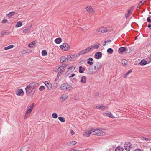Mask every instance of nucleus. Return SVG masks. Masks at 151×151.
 <instances>
[{"instance_id":"nucleus-1","label":"nucleus","mask_w":151,"mask_h":151,"mask_svg":"<svg viewBox=\"0 0 151 151\" xmlns=\"http://www.w3.org/2000/svg\"><path fill=\"white\" fill-rule=\"evenodd\" d=\"M37 83L33 82L30 83L26 87L25 90L27 95L31 94L33 95L35 91V86L37 85Z\"/></svg>"},{"instance_id":"nucleus-2","label":"nucleus","mask_w":151,"mask_h":151,"mask_svg":"<svg viewBox=\"0 0 151 151\" xmlns=\"http://www.w3.org/2000/svg\"><path fill=\"white\" fill-rule=\"evenodd\" d=\"M60 88L63 91H70L73 89V87L68 83H63L60 86Z\"/></svg>"},{"instance_id":"nucleus-3","label":"nucleus","mask_w":151,"mask_h":151,"mask_svg":"<svg viewBox=\"0 0 151 151\" xmlns=\"http://www.w3.org/2000/svg\"><path fill=\"white\" fill-rule=\"evenodd\" d=\"M92 132V134L100 135L101 134H103L104 132L102 130L99 129H92L91 130Z\"/></svg>"},{"instance_id":"nucleus-4","label":"nucleus","mask_w":151,"mask_h":151,"mask_svg":"<svg viewBox=\"0 0 151 151\" xmlns=\"http://www.w3.org/2000/svg\"><path fill=\"white\" fill-rule=\"evenodd\" d=\"M91 49L90 47L87 48H86L78 52V55H76V57L79 56L81 55H83L88 53L91 50Z\"/></svg>"},{"instance_id":"nucleus-5","label":"nucleus","mask_w":151,"mask_h":151,"mask_svg":"<svg viewBox=\"0 0 151 151\" xmlns=\"http://www.w3.org/2000/svg\"><path fill=\"white\" fill-rule=\"evenodd\" d=\"M86 70L88 73L89 74L93 75L96 73V71L94 70V68L93 69L91 66H89L88 68L86 69Z\"/></svg>"},{"instance_id":"nucleus-6","label":"nucleus","mask_w":151,"mask_h":151,"mask_svg":"<svg viewBox=\"0 0 151 151\" xmlns=\"http://www.w3.org/2000/svg\"><path fill=\"white\" fill-rule=\"evenodd\" d=\"M132 147V145L130 142H125L124 144V149L127 151H130Z\"/></svg>"},{"instance_id":"nucleus-7","label":"nucleus","mask_w":151,"mask_h":151,"mask_svg":"<svg viewBox=\"0 0 151 151\" xmlns=\"http://www.w3.org/2000/svg\"><path fill=\"white\" fill-rule=\"evenodd\" d=\"M60 47L62 50L65 51H67L69 49L70 46L68 44L64 43L60 46Z\"/></svg>"},{"instance_id":"nucleus-8","label":"nucleus","mask_w":151,"mask_h":151,"mask_svg":"<svg viewBox=\"0 0 151 151\" xmlns=\"http://www.w3.org/2000/svg\"><path fill=\"white\" fill-rule=\"evenodd\" d=\"M102 66L101 63L100 62H97L96 63L94 66V69L96 73L101 68Z\"/></svg>"},{"instance_id":"nucleus-9","label":"nucleus","mask_w":151,"mask_h":151,"mask_svg":"<svg viewBox=\"0 0 151 151\" xmlns=\"http://www.w3.org/2000/svg\"><path fill=\"white\" fill-rule=\"evenodd\" d=\"M102 54L101 52H98L94 55V58L96 59H100L102 57Z\"/></svg>"},{"instance_id":"nucleus-10","label":"nucleus","mask_w":151,"mask_h":151,"mask_svg":"<svg viewBox=\"0 0 151 151\" xmlns=\"http://www.w3.org/2000/svg\"><path fill=\"white\" fill-rule=\"evenodd\" d=\"M97 31L99 32L104 33L107 32V29L106 28L103 27L98 28L97 30Z\"/></svg>"},{"instance_id":"nucleus-11","label":"nucleus","mask_w":151,"mask_h":151,"mask_svg":"<svg viewBox=\"0 0 151 151\" xmlns=\"http://www.w3.org/2000/svg\"><path fill=\"white\" fill-rule=\"evenodd\" d=\"M86 9V11L90 14H93L95 12L93 9L90 6H87Z\"/></svg>"},{"instance_id":"nucleus-12","label":"nucleus","mask_w":151,"mask_h":151,"mask_svg":"<svg viewBox=\"0 0 151 151\" xmlns=\"http://www.w3.org/2000/svg\"><path fill=\"white\" fill-rule=\"evenodd\" d=\"M44 84L48 90H50L52 89V85L50 82H48V81H45Z\"/></svg>"},{"instance_id":"nucleus-13","label":"nucleus","mask_w":151,"mask_h":151,"mask_svg":"<svg viewBox=\"0 0 151 151\" xmlns=\"http://www.w3.org/2000/svg\"><path fill=\"white\" fill-rule=\"evenodd\" d=\"M127 50V49L125 47H120L118 50L119 52L121 54H122L124 52Z\"/></svg>"},{"instance_id":"nucleus-14","label":"nucleus","mask_w":151,"mask_h":151,"mask_svg":"<svg viewBox=\"0 0 151 151\" xmlns=\"http://www.w3.org/2000/svg\"><path fill=\"white\" fill-rule=\"evenodd\" d=\"M23 94L24 91L22 89H18L16 91V94L18 96H21L22 94L23 95Z\"/></svg>"},{"instance_id":"nucleus-15","label":"nucleus","mask_w":151,"mask_h":151,"mask_svg":"<svg viewBox=\"0 0 151 151\" xmlns=\"http://www.w3.org/2000/svg\"><path fill=\"white\" fill-rule=\"evenodd\" d=\"M99 44H93L90 46H89L91 50H93V49H97L99 48Z\"/></svg>"},{"instance_id":"nucleus-16","label":"nucleus","mask_w":151,"mask_h":151,"mask_svg":"<svg viewBox=\"0 0 151 151\" xmlns=\"http://www.w3.org/2000/svg\"><path fill=\"white\" fill-rule=\"evenodd\" d=\"M60 61L61 63L66 62L68 61V59L65 57L62 56L60 58Z\"/></svg>"},{"instance_id":"nucleus-17","label":"nucleus","mask_w":151,"mask_h":151,"mask_svg":"<svg viewBox=\"0 0 151 151\" xmlns=\"http://www.w3.org/2000/svg\"><path fill=\"white\" fill-rule=\"evenodd\" d=\"M68 98V95L66 94H64L62 95L60 99H62V101L65 100Z\"/></svg>"},{"instance_id":"nucleus-18","label":"nucleus","mask_w":151,"mask_h":151,"mask_svg":"<svg viewBox=\"0 0 151 151\" xmlns=\"http://www.w3.org/2000/svg\"><path fill=\"white\" fill-rule=\"evenodd\" d=\"M91 134H92L91 130L89 131L88 132H84L83 134V135L85 136L88 137Z\"/></svg>"},{"instance_id":"nucleus-19","label":"nucleus","mask_w":151,"mask_h":151,"mask_svg":"<svg viewBox=\"0 0 151 151\" xmlns=\"http://www.w3.org/2000/svg\"><path fill=\"white\" fill-rule=\"evenodd\" d=\"M147 61L145 60L144 59H142L141 60L139 64L142 66H144L147 64Z\"/></svg>"},{"instance_id":"nucleus-20","label":"nucleus","mask_w":151,"mask_h":151,"mask_svg":"<svg viewBox=\"0 0 151 151\" xmlns=\"http://www.w3.org/2000/svg\"><path fill=\"white\" fill-rule=\"evenodd\" d=\"M77 143L76 141H72L69 142L67 143V144L68 145H76Z\"/></svg>"},{"instance_id":"nucleus-21","label":"nucleus","mask_w":151,"mask_h":151,"mask_svg":"<svg viewBox=\"0 0 151 151\" xmlns=\"http://www.w3.org/2000/svg\"><path fill=\"white\" fill-rule=\"evenodd\" d=\"M86 78L84 76H83L81 79V83H86Z\"/></svg>"},{"instance_id":"nucleus-22","label":"nucleus","mask_w":151,"mask_h":151,"mask_svg":"<svg viewBox=\"0 0 151 151\" xmlns=\"http://www.w3.org/2000/svg\"><path fill=\"white\" fill-rule=\"evenodd\" d=\"M62 42V39L61 38H58L55 40V42L56 44H60Z\"/></svg>"},{"instance_id":"nucleus-23","label":"nucleus","mask_w":151,"mask_h":151,"mask_svg":"<svg viewBox=\"0 0 151 151\" xmlns=\"http://www.w3.org/2000/svg\"><path fill=\"white\" fill-rule=\"evenodd\" d=\"M35 41H33L28 45V46L29 47H35Z\"/></svg>"},{"instance_id":"nucleus-24","label":"nucleus","mask_w":151,"mask_h":151,"mask_svg":"<svg viewBox=\"0 0 151 151\" xmlns=\"http://www.w3.org/2000/svg\"><path fill=\"white\" fill-rule=\"evenodd\" d=\"M79 71L80 73H83L85 70L84 68L82 66H80L79 67Z\"/></svg>"},{"instance_id":"nucleus-25","label":"nucleus","mask_w":151,"mask_h":151,"mask_svg":"<svg viewBox=\"0 0 151 151\" xmlns=\"http://www.w3.org/2000/svg\"><path fill=\"white\" fill-rule=\"evenodd\" d=\"M104 115H106L108 116V117L110 118H113V116L112 113L110 112L108 113H105L103 114Z\"/></svg>"},{"instance_id":"nucleus-26","label":"nucleus","mask_w":151,"mask_h":151,"mask_svg":"<svg viewBox=\"0 0 151 151\" xmlns=\"http://www.w3.org/2000/svg\"><path fill=\"white\" fill-rule=\"evenodd\" d=\"M15 12L14 11H12V12H9L8 14H7V16L8 17L10 18L12 16L14 15V14H15Z\"/></svg>"},{"instance_id":"nucleus-27","label":"nucleus","mask_w":151,"mask_h":151,"mask_svg":"<svg viewBox=\"0 0 151 151\" xmlns=\"http://www.w3.org/2000/svg\"><path fill=\"white\" fill-rule=\"evenodd\" d=\"M67 65L63 64L62 66L59 67L58 68V70H59L60 69V70H64V69L66 67V66Z\"/></svg>"},{"instance_id":"nucleus-28","label":"nucleus","mask_w":151,"mask_h":151,"mask_svg":"<svg viewBox=\"0 0 151 151\" xmlns=\"http://www.w3.org/2000/svg\"><path fill=\"white\" fill-rule=\"evenodd\" d=\"M75 57L74 55H70L68 57V59L70 60L71 61H73V59Z\"/></svg>"},{"instance_id":"nucleus-29","label":"nucleus","mask_w":151,"mask_h":151,"mask_svg":"<svg viewBox=\"0 0 151 151\" xmlns=\"http://www.w3.org/2000/svg\"><path fill=\"white\" fill-rule=\"evenodd\" d=\"M22 25V23L20 21H18L17 22V24L15 25L16 27H19L21 26Z\"/></svg>"},{"instance_id":"nucleus-30","label":"nucleus","mask_w":151,"mask_h":151,"mask_svg":"<svg viewBox=\"0 0 151 151\" xmlns=\"http://www.w3.org/2000/svg\"><path fill=\"white\" fill-rule=\"evenodd\" d=\"M123 148L121 147H118L115 150V151H123Z\"/></svg>"},{"instance_id":"nucleus-31","label":"nucleus","mask_w":151,"mask_h":151,"mask_svg":"<svg viewBox=\"0 0 151 151\" xmlns=\"http://www.w3.org/2000/svg\"><path fill=\"white\" fill-rule=\"evenodd\" d=\"M107 52L110 54H111L113 52V50L111 48H108L107 50Z\"/></svg>"},{"instance_id":"nucleus-32","label":"nucleus","mask_w":151,"mask_h":151,"mask_svg":"<svg viewBox=\"0 0 151 151\" xmlns=\"http://www.w3.org/2000/svg\"><path fill=\"white\" fill-rule=\"evenodd\" d=\"M59 120L62 122H64L65 121V119L63 117H59L58 118Z\"/></svg>"},{"instance_id":"nucleus-33","label":"nucleus","mask_w":151,"mask_h":151,"mask_svg":"<svg viewBox=\"0 0 151 151\" xmlns=\"http://www.w3.org/2000/svg\"><path fill=\"white\" fill-rule=\"evenodd\" d=\"M14 47V46L12 45H9L6 47L4 48V49L5 50H7L9 49H10V48H13Z\"/></svg>"},{"instance_id":"nucleus-34","label":"nucleus","mask_w":151,"mask_h":151,"mask_svg":"<svg viewBox=\"0 0 151 151\" xmlns=\"http://www.w3.org/2000/svg\"><path fill=\"white\" fill-rule=\"evenodd\" d=\"M60 70V71H59L57 75L59 76H60V75L62 74L63 73V72L65 71V69L64 70H60V69L59 71Z\"/></svg>"},{"instance_id":"nucleus-35","label":"nucleus","mask_w":151,"mask_h":151,"mask_svg":"<svg viewBox=\"0 0 151 151\" xmlns=\"http://www.w3.org/2000/svg\"><path fill=\"white\" fill-rule=\"evenodd\" d=\"M42 55L43 56H45L47 54V52L45 50H43L42 52Z\"/></svg>"},{"instance_id":"nucleus-36","label":"nucleus","mask_w":151,"mask_h":151,"mask_svg":"<svg viewBox=\"0 0 151 151\" xmlns=\"http://www.w3.org/2000/svg\"><path fill=\"white\" fill-rule=\"evenodd\" d=\"M52 117L55 119L57 118L58 117V115L56 113H53L52 114Z\"/></svg>"},{"instance_id":"nucleus-37","label":"nucleus","mask_w":151,"mask_h":151,"mask_svg":"<svg viewBox=\"0 0 151 151\" xmlns=\"http://www.w3.org/2000/svg\"><path fill=\"white\" fill-rule=\"evenodd\" d=\"M122 62L123 65H126L127 64L128 61L126 60H122Z\"/></svg>"},{"instance_id":"nucleus-38","label":"nucleus","mask_w":151,"mask_h":151,"mask_svg":"<svg viewBox=\"0 0 151 151\" xmlns=\"http://www.w3.org/2000/svg\"><path fill=\"white\" fill-rule=\"evenodd\" d=\"M30 29H29L28 28L25 29L23 30V32L25 33H27L28 32H30Z\"/></svg>"},{"instance_id":"nucleus-39","label":"nucleus","mask_w":151,"mask_h":151,"mask_svg":"<svg viewBox=\"0 0 151 151\" xmlns=\"http://www.w3.org/2000/svg\"><path fill=\"white\" fill-rule=\"evenodd\" d=\"M101 110H104L105 109H106L108 108V107L106 106H104L103 105H101Z\"/></svg>"},{"instance_id":"nucleus-40","label":"nucleus","mask_w":151,"mask_h":151,"mask_svg":"<svg viewBox=\"0 0 151 151\" xmlns=\"http://www.w3.org/2000/svg\"><path fill=\"white\" fill-rule=\"evenodd\" d=\"M132 72V70H129L124 75V77L125 78H126L128 74H129L130 73Z\"/></svg>"},{"instance_id":"nucleus-41","label":"nucleus","mask_w":151,"mask_h":151,"mask_svg":"<svg viewBox=\"0 0 151 151\" xmlns=\"http://www.w3.org/2000/svg\"><path fill=\"white\" fill-rule=\"evenodd\" d=\"M31 112V109H29L27 110L26 113L27 114H28V115H29L30 114Z\"/></svg>"},{"instance_id":"nucleus-42","label":"nucleus","mask_w":151,"mask_h":151,"mask_svg":"<svg viewBox=\"0 0 151 151\" xmlns=\"http://www.w3.org/2000/svg\"><path fill=\"white\" fill-rule=\"evenodd\" d=\"M145 2V0H142V1H140L139 4V5L141 6L142 4H143Z\"/></svg>"},{"instance_id":"nucleus-43","label":"nucleus","mask_w":151,"mask_h":151,"mask_svg":"<svg viewBox=\"0 0 151 151\" xmlns=\"http://www.w3.org/2000/svg\"><path fill=\"white\" fill-rule=\"evenodd\" d=\"M45 89V87L44 86H40L39 88V90L40 91H42Z\"/></svg>"},{"instance_id":"nucleus-44","label":"nucleus","mask_w":151,"mask_h":151,"mask_svg":"<svg viewBox=\"0 0 151 151\" xmlns=\"http://www.w3.org/2000/svg\"><path fill=\"white\" fill-rule=\"evenodd\" d=\"M111 42V40H109L107 41H106L104 42V44H103V45L105 46L106 45V43H107L108 42H109V43H110Z\"/></svg>"},{"instance_id":"nucleus-45","label":"nucleus","mask_w":151,"mask_h":151,"mask_svg":"<svg viewBox=\"0 0 151 151\" xmlns=\"http://www.w3.org/2000/svg\"><path fill=\"white\" fill-rule=\"evenodd\" d=\"M87 63L90 65H91L93 64L92 61H88L87 62Z\"/></svg>"},{"instance_id":"nucleus-46","label":"nucleus","mask_w":151,"mask_h":151,"mask_svg":"<svg viewBox=\"0 0 151 151\" xmlns=\"http://www.w3.org/2000/svg\"><path fill=\"white\" fill-rule=\"evenodd\" d=\"M95 107L96 109H99L100 110L101 109V105L100 106H96V107Z\"/></svg>"},{"instance_id":"nucleus-47","label":"nucleus","mask_w":151,"mask_h":151,"mask_svg":"<svg viewBox=\"0 0 151 151\" xmlns=\"http://www.w3.org/2000/svg\"><path fill=\"white\" fill-rule=\"evenodd\" d=\"M142 138L144 139L145 140H149L150 139L149 138H146L144 137H142Z\"/></svg>"},{"instance_id":"nucleus-48","label":"nucleus","mask_w":151,"mask_h":151,"mask_svg":"<svg viewBox=\"0 0 151 151\" xmlns=\"http://www.w3.org/2000/svg\"><path fill=\"white\" fill-rule=\"evenodd\" d=\"M34 105V104H32L30 106V109H31V111H32V109Z\"/></svg>"},{"instance_id":"nucleus-49","label":"nucleus","mask_w":151,"mask_h":151,"mask_svg":"<svg viewBox=\"0 0 151 151\" xmlns=\"http://www.w3.org/2000/svg\"><path fill=\"white\" fill-rule=\"evenodd\" d=\"M147 21L148 22H151V19H150V17H148L147 19Z\"/></svg>"},{"instance_id":"nucleus-50","label":"nucleus","mask_w":151,"mask_h":151,"mask_svg":"<svg viewBox=\"0 0 151 151\" xmlns=\"http://www.w3.org/2000/svg\"><path fill=\"white\" fill-rule=\"evenodd\" d=\"M7 21V20L6 19H4L2 20V22L3 23H5Z\"/></svg>"},{"instance_id":"nucleus-51","label":"nucleus","mask_w":151,"mask_h":151,"mask_svg":"<svg viewBox=\"0 0 151 151\" xmlns=\"http://www.w3.org/2000/svg\"><path fill=\"white\" fill-rule=\"evenodd\" d=\"M75 76V74L74 73H73L71 75V76H69V78H71L74 77Z\"/></svg>"},{"instance_id":"nucleus-52","label":"nucleus","mask_w":151,"mask_h":151,"mask_svg":"<svg viewBox=\"0 0 151 151\" xmlns=\"http://www.w3.org/2000/svg\"><path fill=\"white\" fill-rule=\"evenodd\" d=\"M29 116V115H28V114L25 113V116L24 117V118L25 119H26Z\"/></svg>"},{"instance_id":"nucleus-53","label":"nucleus","mask_w":151,"mask_h":151,"mask_svg":"<svg viewBox=\"0 0 151 151\" xmlns=\"http://www.w3.org/2000/svg\"><path fill=\"white\" fill-rule=\"evenodd\" d=\"M129 14L127 13L125 15V17H126V18H127V17H129Z\"/></svg>"},{"instance_id":"nucleus-54","label":"nucleus","mask_w":151,"mask_h":151,"mask_svg":"<svg viewBox=\"0 0 151 151\" xmlns=\"http://www.w3.org/2000/svg\"><path fill=\"white\" fill-rule=\"evenodd\" d=\"M134 151H142L141 150V149H136Z\"/></svg>"},{"instance_id":"nucleus-55","label":"nucleus","mask_w":151,"mask_h":151,"mask_svg":"<svg viewBox=\"0 0 151 151\" xmlns=\"http://www.w3.org/2000/svg\"><path fill=\"white\" fill-rule=\"evenodd\" d=\"M70 133H71V134H72V135H74V132L72 130H71V131L70 132Z\"/></svg>"},{"instance_id":"nucleus-56","label":"nucleus","mask_w":151,"mask_h":151,"mask_svg":"<svg viewBox=\"0 0 151 151\" xmlns=\"http://www.w3.org/2000/svg\"><path fill=\"white\" fill-rule=\"evenodd\" d=\"M59 78V76L57 75V77L56 78H55V81H57Z\"/></svg>"},{"instance_id":"nucleus-57","label":"nucleus","mask_w":151,"mask_h":151,"mask_svg":"<svg viewBox=\"0 0 151 151\" xmlns=\"http://www.w3.org/2000/svg\"><path fill=\"white\" fill-rule=\"evenodd\" d=\"M132 11L131 10V9H130L128 10V13L129 14L132 13Z\"/></svg>"},{"instance_id":"nucleus-58","label":"nucleus","mask_w":151,"mask_h":151,"mask_svg":"<svg viewBox=\"0 0 151 151\" xmlns=\"http://www.w3.org/2000/svg\"><path fill=\"white\" fill-rule=\"evenodd\" d=\"M88 60L89 61H93V59L92 58H89Z\"/></svg>"},{"instance_id":"nucleus-59","label":"nucleus","mask_w":151,"mask_h":151,"mask_svg":"<svg viewBox=\"0 0 151 151\" xmlns=\"http://www.w3.org/2000/svg\"><path fill=\"white\" fill-rule=\"evenodd\" d=\"M147 27L149 28H150V29H151V24H148L147 26Z\"/></svg>"},{"instance_id":"nucleus-60","label":"nucleus","mask_w":151,"mask_h":151,"mask_svg":"<svg viewBox=\"0 0 151 151\" xmlns=\"http://www.w3.org/2000/svg\"><path fill=\"white\" fill-rule=\"evenodd\" d=\"M71 151H79V150L74 149H73Z\"/></svg>"},{"instance_id":"nucleus-61","label":"nucleus","mask_w":151,"mask_h":151,"mask_svg":"<svg viewBox=\"0 0 151 151\" xmlns=\"http://www.w3.org/2000/svg\"><path fill=\"white\" fill-rule=\"evenodd\" d=\"M1 34L2 35H5V34L4 33V32H1Z\"/></svg>"},{"instance_id":"nucleus-62","label":"nucleus","mask_w":151,"mask_h":151,"mask_svg":"<svg viewBox=\"0 0 151 151\" xmlns=\"http://www.w3.org/2000/svg\"><path fill=\"white\" fill-rule=\"evenodd\" d=\"M141 6L139 5V4H138V6H137V8H139V9H140V7Z\"/></svg>"},{"instance_id":"nucleus-63","label":"nucleus","mask_w":151,"mask_h":151,"mask_svg":"<svg viewBox=\"0 0 151 151\" xmlns=\"http://www.w3.org/2000/svg\"><path fill=\"white\" fill-rule=\"evenodd\" d=\"M71 68V66L70 67H69L68 68V69H70V68Z\"/></svg>"},{"instance_id":"nucleus-64","label":"nucleus","mask_w":151,"mask_h":151,"mask_svg":"<svg viewBox=\"0 0 151 151\" xmlns=\"http://www.w3.org/2000/svg\"><path fill=\"white\" fill-rule=\"evenodd\" d=\"M98 95H99V93H97V94H96V96H98Z\"/></svg>"}]
</instances>
